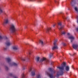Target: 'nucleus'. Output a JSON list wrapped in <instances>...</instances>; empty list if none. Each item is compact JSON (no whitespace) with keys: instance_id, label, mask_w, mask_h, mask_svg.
Returning a JSON list of instances; mask_svg holds the SVG:
<instances>
[{"instance_id":"nucleus-1","label":"nucleus","mask_w":78,"mask_h":78,"mask_svg":"<svg viewBox=\"0 0 78 78\" xmlns=\"http://www.w3.org/2000/svg\"><path fill=\"white\" fill-rule=\"evenodd\" d=\"M65 67L66 70L67 72H69V70H70V67L68 66H66V63L64 62L62 64V65L61 66L58 67V69H60V71L57 73L56 76V77L58 78L59 75H62L64 74V70Z\"/></svg>"},{"instance_id":"nucleus-2","label":"nucleus","mask_w":78,"mask_h":78,"mask_svg":"<svg viewBox=\"0 0 78 78\" xmlns=\"http://www.w3.org/2000/svg\"><path fill=\"white\" fill-rule=\"evenodd\" d=\"M49 70L50 71L51 73H50L48 71H46L45 73V75H46L49 76L50 78H55V77L53 76V74L55 73L56 71H55V70H53V68H49Z\"/></svg>"},{"instance_id":"nucleus-3","label":"nucleus","mask_w":78,"mask_h":78,"mask_svg":"<svg viewBox=\"0 0 78 78\" xmlns=\"http://www.w3.org/2000/svg\"><path fill=\"white\" fill-rule=\"evenodd\" d=\"M4 39L5 41H7L5 43V45L6 46H10L12 43L10 42V41L9 40V39L7 37L5 36V37H2L0 35V41L2 40V39Z\"/></svg>"},{"instance_id":"nucleus-4","label":"nucleus","mask_w":78,"mask_h":78,"mask_svg":"<svg viewBox=\"0 0 78 78\" xmlns=\"http://www.w3.org/2000/svg\"><path fill=\"white\" fill-rule=\"evenodd\" d=\"M6 61L9 64L10 66H17L18 65L17 63L14 62H11V60L9 57L6 58Z\"/></svg>"},{"instance_id":"nucleus-5","label":"nucleus","mask_w":78,"mask_h":78,"mask_svg":"<svg viewBox=\"0 0 78 78\" xmlns=\"http://www.w3.org/2000/svg\"><path fill=\"white\" fill-rule=\"evenodd\" d=\"M10 30L11 33H15L16 31H17V29L16 27V25L13 24H11L10 27Z\"/></svg>"},{"instance_id":"nucleus-6","label":"nucleus","mask_w":78,"mask_h":78,"mask_svg":"<svg viewBox=\"0 0 78 78\" xmlns=\"http://www.w3.org/2000/svg\"><path fill=\"white\" fill-rule=\"evenodd\" d=\"M68 37V38L70 39L71 42H73V41L75 40V37L73 36L69 33H67Z\"/></svg>"},{"instance_id":"nucleus-7","label":"nucleus","mask_w":78,"mask_h":78,"mask_svg":"<svg viewBox=\"0 0 78 78\" xmlns=\"http://www.w3.org/2000/svg\"><path fill=\"white\" fill-rule=\"evenodd\" d=\"M44 61H45L46 62H48V60L46 58L43 57L41 59L40 61V62H42Z\"/></svg>"},{"instance_id":"nucleus-8","label":"nucleus","mask_w":78,"mask_h":78,"mask_svg":"<svg viewBox=\"0 0 78 78\" xmlns=\"http://www.w3.org/2000/svg\"><path fill=\"white\" fill-rule=\"evenodd\" d=\"M10 22V20L9 19L7 18L5 20V21L3 23V25H5V24H7V23H9Z\"/></svg>"},{"instance_id":"nucleus-9","label":"nucleus","mask_w":78,"mask_h":78,"mask_svg":"<svg viewBox=\"0 0 78 78\" xmlns=\"http://www.w3.org/2000/svg\"><path fill=\"white\" fill-rule=\"evenodd\" d=\"M73 47L74 49L76 50L78 49V44H73Z\"/></svg>"},{"instance_id":"nucleus-10","label":"nucleus","mask_w":78,"mask_h":78,"mask_svg":"<svg viewBox=\"0 0 78 78\" xmlns=\"http://www.w3.org/2000/svg\"><path fill=\"white\" fill-rule=\"evenodd\" d=\"M54 46L52 47V49L53 50H55L56 49H58V46L56 44H54Z\"/></svg>"},{"instance_id":"nucleus-11","label":"nucleus","mask_w":78,"mask_h":78,"mask_svg":"<svg viewBox=\"0 0 78 78\" xmlns=\"http://www.w3.org/2000/svg\"><path fill=\"white\" fill-rule=\"evenodd\" d=\"M40 44L41 45V46H44L45 45V43L42 40H39Z\"/></svg>"},{"instance_id":"nucleus-12","label":"nucleus","mask_w":78,"mask_h":78,"mask_svg":"<svg viewBox=\"0 0 78 78\" xmlns=\"http://www.w3.org/2000/svg\"><path fill=\"white\" fill-rule=\"evenodd\" d=\"M3 7L2 5H0V13H2L3 12Z\"/></svg>"},{"instance_id":"nucleus-13","label":"nucleus","mask_w":78,"mask_h":78,"mask_svg":"<svg viewBox=\"0 0 78 78\" xmlns=\"http://www.w3.org/2000/svg\"><path fill=\"white\" fill-rule=\"evenodd\" d=\"M35 72H36V70H34L32 71L31 73L32 76H35Z\"/></svg>"},{"instance_id":"nucleus-14","label":"nucleus","mask_w":78,"mask_h":78,"mask_svg":"<svg viewBox=\"0 0 78 78\" xmlns=\"http://www.w3.org/2000/svg\"><path fill=\"white\" fill-rule=\"evenodd\" d=\"M62 28V27H61L60 28H58L61 33V34H63L64 35L66 34V32H65V31H63V32L61 31V29Z\"/></svg>"},{"instance_id":"nucleus-15","label":"nucleus","mask_w":78,"mask_h":78,"mask_svg":"<svg viewBox=\"0 0 78 78\" xmlns=\"http://www.w3.org/2000/svg\"><path fill=\"white\" fill-rule=\"evenodd\" d=\"M35 60L37 62H38L39 61V57H36L35 58Z\"/></svg>"},{"instance_id":"nucleus-16","label":"nucleus","mask_w":78,"mask_h":78,"mask_svg":"<svg viewBox=\"0 0 78 78\" xmlns=\"http://www.w3.org/2000/svg\"><path fill=\"white\" fill-rule=\"evenodd\" d=\"M12 48L14 50H17L18 49L17 46H14Z\"/></svg>"},{"instance_id":"nucleus-17","label":"nucleus","mask_w":78,"mask_h":78,"mask_svg":"<svg viewBox=\"0 0 78 78\" xmlns=\"http://www.w3.org/2000/svg\"><path fill=\"white\" fill-rule=\"evenodd\" d=\"M74 9L75 10V11H76V12L78 13V8L77 7H75Z\"/></svg>"},{"instance_id":"nucleus-18","label":"nucleus","mask_w":78,"mask_h":78,"mask_svg":"<svg viewBox=\"0 0 78 78\" xmlns=\"http://www.w3.org/2000/svg\"><path fill=\"white\" fill-rule=\"evenodd\" d=\"M21 60L23 61H25L26 60V57L22 58H21Z\"/></svg>"},{"instance_id":"nucleus-19","label":"nucleus","mask_w":78,"mask_h":78,"mask_svg":"<svg viewBox=\"0 0 78 78\" xmlns=\"http://www.w3.org/2000/svg\"><path fill=\"white\" fill-rule=\"evenodd\" d=\"M51 29V28H48L46 29V33H48V32L49 31V30Z\"/></svg>"},{"instance_id":"nucleus-20","label":"nucleus","mask_w":78,"mask_h":78,"mask_svg":"<svg viewBox=\"0 0 78 78\" xmlns=\"http://www.w3.org/2000/svg\"><path fill=\"white\" fill-rule=\"evenodd\" d=\"M35 78H39V74L36 75Z\"/></svg>"},{"instance_id":"nucleus-21","label":"nucleus","mask_w":78,"mask_h":78,"mask_svg":"<svg viewBox=\"0 0 78 78\" xmlns=\"http://www.w3.org/2000/svg\"><path fill=\"white\" fill-rule=\"evenodd\" d=\"M53 55V53H50L49 54V57L50 58H51L52 57V56Z\"/></svg>"},{"instance_id":"nucleus-22","label":"nucleus","mask_w":78,"mask_h":78,"mask_svg":"<svg viewBox=\"0 0 78 78\" xmlns=\"http://www.w3.org/2000/svg\"><path fill=\"white\" fill-rule=\"evenodd\" d=\"M26 66H23L22 68V70H25L26 69Z\"/></svg>"},{"instance_id":"nucleus-23","label":"nucleus","mask_w":78,"mask_h":78,"mask_svg":"<svg viewBox=\"0 0 78 78\" xmlns=\"http://www.w3.org/2000/svg\"><path fill=\"white\" fill-rule=\"evenodd\" d=\"M21 76L22 77V78H25V75H24V74L23 73L21 74Z\"/></svg>"},{"instance_id":"nucleus-24","label":"nucleus","mask_w":78,"mask_h":78,"mask_svg":"<svg viewBox=\"0 0 78 78\" xmlns=\"http://www.w3.org/2000/svg\"><path fill=\"white\" fill-rule=\"evenodd\" d=\"M56 42H57V40H55L54 43V45H56Z\"/></svg>"},{"instance_id":"nucleus-25","label":"nucleus","mask_w":78,"mask_h":78,"mask_svg":"<svg viewBox=\"0 0 78 78\" xmlns=\"http://www.w3.org/2000/svg\"><path fill=\"white\" fill-rule=\"evenodd\" d=\"M58 25H59L60 26V27H61V25H62V24L61 23H58Z\"/></svg>"},{"instance_id":"nucleus-26","label":"nucleus","mask_w":78,"mask_h":78,"mask_svg":"<svg viewBox=\"0 0 78 78\" xmlns=\"http://www.w3.org/2000/svg\"><path fill=\"white\" fill-rule=\"evenodd\" d=\"M5 69L6 70H8L9 69L8 68V67H7L6 66H5Z\"/></svg>"},{"instance_id":"nucleus-27","label":"nucleus","mask_w":78,"mask_h":78,"mask_svg":"<svg viewBox=\"0 0 78 78\" xmlns=\"http://www.w3.org/2000/svg\"><path fill=\"white\" fill-rule=\"evenodd\" d=\"M8 49V48L7 47H5L4 48V50H6Z\"/></svg>"},{"instance_id":"nucleus-28","label":"nucleus","mask_w":78,"mask_h":78,"mask_svg":"<svg viewBox=\"0 0 78 78\" xmlns=\"http://www.w3.org/2000/svg\"><path fill=\"white\" fill-rule=\"evenodd\" d=\"M29 57H30V56L29 55V56H28L27 57V60H29L30 59V58H29Z\"/></svg>"},{"instance_id":"nucleus-29","label":"nucleus","mask_w":78,"mask_h":78,"mask_svg":"<svg viewBox=\"0 0 78 78\" xmlns=\"http://www.w3.org/2000/svg\"><path fill=\"white\" fill-rule=\"evenodd\" d=\"M32 70V68H30L29 69V72H31V70Z\"/></svg>"},{"instance_id":"nucleus-30","label":"nucleus","mask_w":78,"mask_h":78,"mask_svg":"<svg viewBox=\"0 0 78 78\" xmlns=\"http://www.w3.org/2000/svg\"><path fill=\"white\" fill-rule=\"evenodd\" d=\"M9 76H13V75H12V74L11 73H10L9 74Z\"/></svg>"},{"instance_id":"nucleus-31","label":"nucleus","mask_w":78,"mask_h":78,"mask_svg":"<svg viewBox=\"0 0 78 78\" xmlns=\"http://www.w3.org/2000/svg\"><path fill=\"white\" fill-rule=\"evenodd\" d=\"M62 45H64V46L66 45V44H65V43L64 42L62 43Z\"/></svg>"},{"instance_id":"nucleus-32","label":"nucleus","mask_w":78,"mask_h":78,"mask_svg":"<svg viewBox=\"0 0 78 78\" xmlns=\"http://www.w3.org/2000/svg\"><path fill=\"white\" fill-rule=\"evenodd\" d=\"M42 0H40L39 2L40 3H42Z\"/></svg>"},{"instance_id":"nucleus-33","label":"nucleus","mask_w":78,"mask_h":78,"mask_svg":"<svg viewBox=\"0 0 78 78\" xmlns=\"http://www.w3.org/2000/svg\"><path fill=\"white\" fill-rule=\"evenodd\" d=\"M29 0V1H30L31 2H34V0Z\"/></svg>"},{"instance_id":"nucleus-34","label":"nucleus","mask_w":78,"mask_h":78,"mask_svg":"<svg viewBox=\"0 0 78 78\" xmlns=\"http://www.w3.org/2000/svg\"><path fill=\"white\" fill-rule=\"evenodd\" d=\"M76 30L78 32V28H76Z\"/></svg>"},{"instance_id":"nucleus-35","label":"nucleus","mask_w":78,"mask_h":78,"mask_svg":"<svg viewBox=\"0 0 78 78\" xmlns=\"http://www.w3.org/2000/svg\"><path fill=\"white\" fill-rule=\"evenodd\" d=\"M69 55H71V56H73L74 55V54H73V55H71L70 53H69Z\"/></svg>"},{"instance_id":"nucleus-36","label":"nucleus","mask_w":78,"mask_h":78,"mask_svg":"<svg viewBox=\"0 0 78 78\" xmlns=\"http://www.w3.org/2000/svg\"><path fill=\"white\" fill-rule=\"evenodd\" d=\"M14 78H18V77L16 76H15L14 77Z\"/></svg>"},{"instance_id":"nucleus-37","label":"nucleus","mask_w":78,"mask_h":78,"mask_svg":"<svg viewBox=\"0 0 78 78\" xmlns=\"http://www.w3.org/2000/svg\"><path fill=\"white\" fill-rule=\"evenodd\" d=\"M55 3H58V2L56 1H55Z\"/></svg>"},{"instance_id":"nucleus-38","label":"nucleus","mask_w":78,"mask_h":78,"mask_svg":"<svg viewBox=\"0 0 78 78\" xmlns=\"http://www.w3.org/2000/svg\"><path fill=\"white\" fill-rule=\"evenodd\" d=\"M39 78H42V76H41L40 75L39 76Z\"/></svg>"},{"instance_id":"nucleus-39","label":"nucleus","mask_w":78,"mask_h":78,"mask_svg":"<svg viewBox=\"0 0 78 78\" xmlns=\"http://www.w3.org/2000/svg\"><path fill=\"white\" fill-rule=\"evenodd\" d=\"M29 55H31V53L29 52Z\"/></svg>"},{"instance_id":"nucleus-40","label":"nucleus","mask_w":78,"mask_h":78,"mask_svg":"<svg viewBox=\"0 0 78 78\" xmlns=\"http://www.w3.org/2000/svg\"><path fill=\"white\" fill-rule=\"evenodd\" d=\"M24 28L25 29H26V28H27V26H25V27H24Z\"/></svg>"},{"instance_id":"nucleus-41","label":"nucleus","mask_w":78,"mask_h":78,"mask_svg":"<svg viewBox=\"0 0 78 78\" xmlns=\"http://www.w3.org/2000/svg\"><path fill=\"white\" fill-rule=\"evenodd\" d=\"M55 25H54L53 26V27H55Z\"/></svg>"},{"instance_id":"nucleus-42","label":"nucleus","mask_w":78,"mask_h":78,"mask_svg":"<svg viewBox=\"0 0 78 78\" xmlns=\"http://www.w3.org/2000/svg\"><path fill=\"white\" fill-rule=\"evenodd\" d=\"M32 41H33V42L34 41H33V40H32Z\"/></svg>"},{"instance_id":"nucleus-43","label":"nucleus","mask_w":78,"mask_h":78,"mask_svg":"<svg viewBox=\"0 0 78 78\" xmlns=\"http://www.w3.org/2000/svg\"><path fill=\"white\" fill-rule=\"evenodd\" d=\"M32 25H34V24H32Z\"/></svg>"},{"instance_id":"nucleus-44","label":"nucleus","mask_w":78,"mask_h":78,"mask_svg":"<svg viewBox=\"0 0 78 78\" xmlns=\"http://www.w3.org/2000/svg\"><path fill=\"white\" fill-rule=\"evenodd\" d=\"M65 19H67V18H66Z\"/></svg>"},{"instance_id":"nucleus-45","label":"nucleus","mask_w":78,"mask_h":78,"mask_svg":"<svg viewBox=\"0 0 78 78\" xmlns=\"http://www.w3.org/2000/svg\"><path fill=\"white\" fill-rule=\"evenodd\" d=\"M72 2H71V4L72 5Z\"/></svg>"},{"instance_id":"nucleus-46","label":"nucleus","mask_w":78,"mask_h":78,"mask_svg":"<svg viewBox=\"0 0 78 78\" xmlns=\"http://www.w3.org/2000/svg\"><path fill=\"white\" fill-rule=\"evenodd\" d=\"M4 14H6V13H5Z\"/></svg>"},{"instance_id":"nucleus-47","label":"nucleus","mask_w":78,"mask_h":78,"mask_svg":"<svg viewBox=\"0 0 78 78\" xmlns=\"http://www.w3.org/2000/svg\"><path fill=\"white\" fill-rule=\"evenodd\" d=\"M63 19H64V17H63Z\"/></svg>"},{"instance_id":"nucleus-48","label":"nucleus","mask_w":78,"mask_h":78,"mask_svg":"<svg viewBox=\"0 0 78 78\" xmlns=\"http://www.w3.org/2000/svg\"><path fill=\"white\" fill-rule=\"evenodd\" d=\"M76 53H74V54H75Z\"/></svg>"}]
</instances>
